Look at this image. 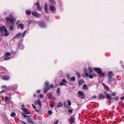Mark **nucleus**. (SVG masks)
I'll use <instances>...</instances> for the list:
<instances>
[{
	"label": "nucleus",
	"mask_w": 124,
	"mask_h": 124,
	"mask_svg": "<svg viewBox=\"0 0 124 124\" xmlns=\"http://www.w3.org/2000/svg\"><path fill=\"white\" fill-rule=\"evenodd\" d=\"M114 74L113 72L111 71H109L107 74V82L109 84H111L112 80V77Z\"/></svg>",
	"instance_id": "1"
},
{
	"label": "nucleus",
	"mask_w": 124,
	"mask_h": 124,
	"mask_svg": "<svg viewBox=\"0 0 124 124\" xmlns=\"http://www.w3.org/2000/svg\"><path fill=\"white\" fill-rule=\"evenodd\" d=\"M11 98V97L10 96L9 98L8 97H6L5 98V102L8 104V107H10V106L13 105V103L12 101L10 100Z\"/></svg>",
	"instance_id": "2"
},
{
	"label": "nucleus",
	"mask_w": 124,
	"mask_h": 124,
	"mask_svg": "<svg viewBox=\"0 0 124 124\" xmlns=\"http://www.w3.org/2000/svg\"><path fill=\"white\" fill-rule=\"evenodd\" d=\"M94 70L96 72H97L98 74H99L100 76L103 77L105 75V73L104 72L102 73L101 69L99 68H93Z\"/></svg>",
	"instance_id": "3"
},
{
	"label": "nucleus",
	"mask_w": 124,
	"mask_h": 124,
	"mask_svg": "<svg viewBox=\"0 0 124 124\" xmlns=\"http://www.w3.org/2000/svg\"><path fill=\"white\" fill-rule=\"evenodd\" d=\"M7 21H9L12 24H13L15 22L13 16L12 15L10 14L9 15V17H7L6 18Z\"/></svg>",
	"instance_id": "4"
},
{
	"label": "nucleus",
	"mask_w": 124,
	"mask_h": 124,
	"mask_svg": "<svg viewBox=\"0 0 124 124\" xmlns=\"http://www.w3.org/2000/svg\"><path fill=\"white\" fill-rule=\"evenodd\" d=\"M27 31L25 30L22 34L21 32H19L16 35L13 39H14L15 38H17L19 37L23 38L24 37L25 34L27 32Z\"/></svg>",
	"instance_id": "5"
},
{
	"label": "nucleus",
	"mask_w": 124,
	"mask_h": 124,
	"mask_svg": "<svg viewBox=\"0 0 124 124\" xmlns=\"http://www.w3.org/2000/svg\"><path fill=\"white\" fill-rule=\"evenodd\" d=\"M11 54L9 52H6L5 53L4 55V58L3 59L5 61L9 60L11 59L10 57H8V56L10 55Z\"/></svg>",
	"instance_id": "6"
},
{
	"label": "nucleus",
	"mask_w": 124,
	"mask_h": 124,
	"mask_svg": "<svg viewBox=\"0 0 124 124\" xmlns=\"http://www.w3.org/2000/svg\"><path fill=\"white\" fill-rule=\"evenodd\" d=\"M78 97L81 99H83L85 97V93L81 91H79L78 93Z\"/></svg>",
	"instance_id": "7"
},
{
	"label": "nucleus",
	"mask_w": 124,
	"mask_h": 124,
	"mask_svg": "<svg viewBox=\"0 0 124 124\" xmlns=\"http://www.w3.org/2000/svg\"><path fill=\"white\" fill-rule=\"evenodd\" d=\"M17 87V86L16 85H10L7 88V89H9L10 88V89H11L12 90L13 92L12 94H13L15 93V92L16 91V88Z\"/></svg>",
	"instance_id": "8"
},
{
	"label": "nucleus",
	"mask_w": 124,
	"mask_h": 124,
	"mask_svg": "<svg viewBox=\"0 0 124 124\" xmlns=\"http://www.w3.org/2000/svg\"><path fill=\"white\" fill-rule=\"evenodd\" d=\"M67 81L65 79H63L59 83L60 85L61 86L64 85L65 86H67V85L66 84L67 83Z\"/></svg>",
	"instance_id": "9"
},
{
	"label": "nucleus",
	"mask_w": 124,
	"mask_h": 124,
	"mask_svg": "<svg viewBox=\"0 0 124 124\" xmlns=\"http://www.w3.org/2000/svg\"><path fill=\"white\" fill-rule=\"evenodd\" d=\"M83 72L84 73V75L85 76L86 78L88 76V74L87 73V69L86 68H84L83 69Z\"/></svg>",
	"instance_id": "10"
},
{
	"label": "nucleus",
	"mask_w": 124,
	"mask_h": 124,
	"mask_svg": "<svg viewBox=\"0 0 124 124\" xmlns=\"http://www.w3.org/2000/svg\"><path fill=\"white\" fill-rule=\"evenodd\" d=\"M39 26L42 28H45L46 27V25L45 23L43 22H41L39 24Z\"/></svg>",
	"instance_id": "11"
},
{
	"label": "nucleus",
	"mask_w": 124,
	"mask_h": 124,
	"mask_svg": "<svg viewBox=\"0 0 124 124\" xmlns=\"http://www.w3.org/2000/svg\"><path fill=\"white\" fill-rule=\"evenodd\" d=\"M49 9L52 11V13H55L56 12V9L55 7L53 6H51L49 7Z\"/></svg>",
	"instance_id": "12"
},
{
	"label": "nucleus",
	"mask_w": 124,
	"mask_h": 124,
	"mask_svg": "<svg viewBox=\"0 0 124 124\" xmlns=\"http://www.w3.org/2000/svg\"><path fill=\"white\" fill-rule=\"evenodd\" d=\"M34 103L35 105L38 104L40 107L42 105L41 102L39 100H36L34 102Z\"/></svg>",
	"instance_id": "13"
},
{
	"label": "nucleus",
	"mask_w": 124,
	"mask_h": 124,
	"mask_svg": "<svg viewBox=\"0 0 124 124\" xmlns=\"http://www.w3.org/2000/svg\"><path fill=\"white\" fill-rule=\"evenodd\" d=\"M32 15L36 17H39V15L37 12H32L31 13Z\"/></svg>",
	"instance_id": "14"
},
{
	"label": "nucleus",
	"mask_w": 124,
	"mask_h": 124,
	"mask_svg": "<svg viewBox=\"0 0 124 124\" xmlns=\"http://www.w3.org/2000/svg\"><path fill=\"white\" fill-rule=\"evenodd\" d=\"M5 29H7L5 28V26H1L0 27V31L2 32L3 31H5Z\"/></svg>",
	"instance_id": "15"
},
{
	"label": "nucleus",
	"mask_w": 124,
	"mask_h": 124,
	"mask_svg": "<svg viewBox=\"0 0 124 124\" xmlns=\"http://www.w3.org/2000/svg\"><path fill=\"white\" fill-rule=\"evenodd\" d=\"M49 86H45L44 87V94H45L46 93V92L49 90Z\"/></svg>",
	"instance_id": "16"
},
{
	"label": "nucleus",
	"mask_w": 124,
	"mask_h": 124,
	"mask_svg": "<svg viewBox=\"0 0 124 124\" xmlns=\"http://www.w3.org/2000/svg\"><path fill=\"white\" fill-rule=\"evenodd\" d=\"M63 103L61 101L58 102L56 105V107L58 108L61 107L63 105Z\"/></svg>",
	"instance_id": "17"
},
{
	"label": "nucleus",
	"mask_w": 124,
	"mask_h": 124,
	"mask_svg": "<svg viewBox=\"0 0 124 124\" xmlns=\"http://www.w3.org/2000/svg\"><path fill=\"white\" fill-rule=\"evenodd\" d=\"M9 90V91H7V95H8V96H10V95H12L13 94V93L12 92V91L11 90V89H10V88L9 89H8Z\"/></svg>",
	"instance_id": "18"
},
{
	"label": "nucleus",
	"mask_w": 124,
	"mask_h": 124,
	"mask_svg": "<svg viewBox=\"0 0 124 124\" xmlns=\"http://www.w3.org/2000/svg\"><path fill=\"white\" fill-rule=\"evenodd\" d=\"M36 5L37 6V8L39 11H40L41 8L40 7L39 5V2L38 1L36 3Z\"/></svg>",
	"instance_id": "19"
},
{
	"label": "nucleus",
	"mask_w": 124,
	"mask_h": 124,
	"mask_svg": "<svg viewBox=\"0 0 124 124\" xmlns=\"http://www.w3.org/2000/svg\"><path fill=\"white\" fill-rule=\"evenodd\" d=\"M44 9L45 11L47 13H48V10L47 7V4L46 3L44 5Z\"/></svg>",
	"instance_id": "20"
},
{
	"label": "nucleus",
	"mask_w": 124,
	"mask_h": 124,
	"mask_svg": "<svg viewBox=\"0 0 124 124\" xmlns=\"http://www.w3.org/2000/svg\"><path fill=\"white\" fill-rule=\"evenodd\" d=\"M74 121V118L72 117H71L70 118V119L68 120V122L71 124L73 123Z\"/></svg>",
	"instance_id": "21"
},
{
	"label": "nucleus",
	"mask_w": 124,
	"mask_h": 124,
	"mask_svg": "<svg viewBox=\"0 0 124 124\" xmlns=\"http://www.w3.org/2000/svg\"><path fill=\"white\" fill-rule=\"evenodd\" d=\"M9 77L7 75L3 76L2 77V78L4 80H7L9 79Z\"/></svg>",
	"instance_id": "22"
},
{
	"label": "nucleus",
	"mask_w": 124,
	"mask_h": 124,
	"mask_svg": "<svg viewBox=\"0 0 124 124\" xmlns=\"http://www.w3.org/2000/svg\"><path fill=\"white\" fill-rule=\"evenodd\" d=\"M25 13L26 14V15H30L32 13H31V11L30 10H29L27 9L26 10L25 12Z\"/></svg>",
	"instance_id": "23"
},
{
	"label": "nucleus",
	"mask_w": 124,
	"mask_h": 124,
	"mask_svg": "<svg viewBox=\"0 0 124 124\" xmlns=\"http://www.w3.org/2000/svg\"><path fill=\"white\" fill-rule=\"evenodd\" d=\"M27 121L30 124H34V122L30 118H27Z\"/></svg>",
	"instance_id": "24"
},
{
	"label": "nucleus",
	"mask_w": 124,
	"mask_h": 124,
	"mask_svg": "<svg viewBox=\"0 0 124 124\" xmlns=\"http://www.w3.org/2000/svg\"><path fill=\"white\" fill-rule=\"evenodd\" d=\"M85 82L82 79H81L79 80V82H78V85H83L84 84Z\"/></svg>",
	"instance_id": "25"
},
{
	"label": "nucleus",
	"mask_w": 124,
	"mask_h": 124,
	"mask_svg": "<svg viewBox=\"0 0 124 124\" xmlns=\"http://www.w3.org/2000/svg\"><path fill=\"white\" fill-rule=\"evenodd\" d=\"M5 33L4 34V35L5 36H7L9 34V33L7 29H5V31L4 32Z\"/></svg>",
	"instance_id": "26"
},
{
	"label": "nucleus",
	"mask_w": 124,
	"mask_h": 124,
	"mask_svg": "<svg viewBox=\"0 0 124 124\" xmlns=\"http://www.w3.org/2000/svg\"><path fill=\"white\" fill-rule=\"evenodd\" d=\"M17 25L20 28L21 30H23L24 27V24L22 23H20L19 24H17Z\"/></svg>",
	"instance_id": "27"
},
{
	"label": "nucleus",
	"mask_w": 124,
	"mask_h": 124,
	"mask_svg": "<svg viewBox=\"0 0 124 124\" xmlns=\"http://www.w3.org/2000/svg\"><path fill=\"white\" fill-rule=\"evenodd\" d=\"M99 98H98V99H104L105 98V96L104 95H103L102 94H100L99 95Z\"/></svg>",
	"instance_id": "28"
},
{
	"label": "nucleus",
	"mask_w": 124,
	"mask_h": 124,
	"mask_svg": "<svg viewBox=\"0 0 124 124\" xmlns=\"http://www.w3.org/2000/svg\"><path fill=\"white\" fill-rule=\"evenodd\" d=\"M88 69V73L89 74L93 72V69L92 67H89Z\"/></svg>",
	"instance_id": "29"
},
{
	"label": "nucleus",
	"mask_w": 124,
	"mask_h": 124,
	"mask_svg": "<svg viewBox=\"0 0 124 124\" xmlns=\"http://www.w3.org/2000/svg\"><path fill=\"white\" fill-rule=\"evenodd\" d=\"M61 93L60 88H58L57 90L56 93L57 95H59Z\"/></svg>",
	"instance_id": "30"
},
{
	"label": "nucleus",
	"mask_w": 124,
	"mask_h": 124,
	"mask_svg": "<svg viewBox=\"0 0 124 124\" xmlns=\"http://www.w3.org/2000/svg\"><path fill=\"white\" fill-rule=\"evenodd\" d=\"M106 98L108 99H111V97L108 94H106Z\"/></svg>",
	"instance_id": "31"
},
{
	"label": "nucleus",
	"mask_w": 124,
	"mask_h": 124,
	"mask_svg": "<svg viewBox=\"0 0 124 124\" xmlns=\"http://www.w3.org/2000/svg\"><path fill=\"white\" fill-rule=\"evenodd\" d=\"M9 29L10 31L13 30H14V24H12V25L11 26H9Z\"/></svg>",
	"instance_id": "32"
},
{
	"label": "nucleus",
	"mask_w": 124,
	"mask_h": 124,
	"mask_svg": "<svg viewBox=\"0 0 124 124\" xmlns=\"http://www.w3.org/2000/svg\"><path fill=\"white\" fill-rule=\"evenodd\" d=\"M70 80L71 81H75V78L73 76L70 78Z\"/></svg>",
	"instance_id": "33"
},
{
	"label": "nucleus",
	"mask_w": 124,
	"mask_h": 124,
	"mask_svg": "<svg viewBox=\"0 0 124 124\" xmlns=\"http://www.w3.org/2000/svg\"><path fill=\"white\" fill-rule=\"evenodd\" d=\"M49 1L53 4L55 5L56 4L54 0H49Z\"/></svg>",
	"instance_id": "34"
},
{
	"label": "nucleus",
	"mask_w": 124,
	"mask_h": 124,
	"mask_svg": "<svg viewBox=\"0 0 124 124\" xmlns=\"http://www.w3.org/2000/svg\"><path fill=\"white\" fill-rule=\"evenodd\" d=\"M16 116V114L14 112H13L10 114V116L12 117H14Z\"/></svg>",
	"instance_id": "35"
},
{
	"label": "nucleus",
	"mask_w": 124,
	"mask_h": 124,
	"mask_svg": "<svg viewBox=\"0 0 124 124\" xmlns=\"http://www.w3.org/2000/svg\"><path fill=\"white\" fill-rule=\"evenodd\" d=\"M18 47L20 49H23L24 48V47L23 45H19V44H18Z\"/></svg>",
	"instance_id": "36"
},
{
	"label": "nucleus",
	"mask_w": 124,
	"mask_h": 124,
	"mask_svg": "<svg viewBox=\"0 0 124 124\" xmlns=\"http://www.w3.org/2000/svg\"><path fill=\"white\" fill-rule=\"evenodd\" d=\"M21 115L23 117L25 118H26L28 116L27 115H24V113H22Z\"/></svg>",
	"instance_id": "37"
},
{
	"label": "nucleus",
	"mask_w": 124,
	"mask_h": 124,
	"mask_svg": "<svg viewBox=\"0 0 124 124\" xmlns=\"http://www.w3.org/2000/svg\"><path fill=\"white\" fill-rule=\"evenodd\" d=\"M87 77H89L90 78L92 79L93 78V75L90 74L89 75L88 74V77H87Z\"/></svg>",
	"instance_id": "38"
},
{
	"label": "nucleus",
	"mask_w": 124,
	"mask_h": 124,
	"mask_svg": "<svg viewBox=\"0 0 124 124\" xmlns=\"http://www.w3.org/2000/svg\"><path fill=\"white\" fill-rule=\"evenodd\" d=\"M76 74L77 77H78V78H80V75L79 72H77Z\"/></svg>",
	"instance_id": "39"
},
{
	"label": "nucleus",
	"mask_w": 124,
	"mask_h": 124,
	"mask_svg": "<svg viewBox=\"0 0 124 124\" xmlns=\"http://www.w3.org/2000/svg\"><path fill=\"white\" fill-rule=\"evenodd\" d=\"M87 87V85L86 84L84 85L82 87L84 89H85Z\"/></svg>",
	"instance_id": "40"
},
{
	"label": "nucleus",
	"mask_w": 124,
	"mask_h": 124,
	"mask_svg": "<svg viewBox=\"0 0 124 124\" xmlns=\"http://www.w3.org/2000/svg\"><path fill=\"white\" fill-rule=\"evenodd\" d=\"M48 113L49 115H51L52 114V111L51 110H49L48 111Z\"/></svg>",
	"instance_id": "41"
},
{
	"label": "nucleus",
	"mask_w": 124,
	"mask_h": 124,
	"mask_svg": "<svg viewBox=\"0 0 124 124\" xmlns=\"http://www.w3.org/2000/svg\"><path fill=\"white\" fill-rule=\"evenodd\" d=\"M25 113L27 114H29L30 113V112L27 110H26L24 112Z\"/></svg>",
	"instance_id": "42"
},
{
	"label": "nucleus",
	"mask_w": 124,
	"mask_h": 124,
	"mask_svg": "<svg viewBox=\"0 0 124 124\" xmlns=\"http://www.w3.org/2000/svg\"><path fill=\"white\" fill-rule=\"evenodd\" d=\"M45 84L46 86H49V84L48 82L47 81H46L45 83Z\"/></svg>",
	"instance_id": "43"
},
{
	"label": "nucleus",
	"mask_w": 124,
	"mask_h": 124,
	"mask_svg": "<svg viewBox=\"0 0 124 124\" xmlns=\"http://www.w3.org/2000/svg\"><path fill=\"white\" fill-rule=\"evenodd\" d=\"M67 77L69 79H70V75L69 74H67L66 75Z\"/></svg>",
	"instance_id": "44"
},
{
	"label": "nucleus",
	"mask_w": 124,
	"mask_h": 124,
	"mask_svg": "<svg viewBox=\"0 0 124 124\" xmlns=\"http://www.w3.org/2000/svg\"><path fill=\"white\" fill-rule=\"evenodd\" d=\"M68 113H72V110L70 109H69L68 110Z\"/></svg>",
	"instance_id": "45"
},
{
	"label": "nucleus",
	"mask_w": 124,
	"mask_h": 124,
	"mask_svg": "<svg viewBox=\"0 0 124 124\" xmlns=\"http://www.w3.org/2000/svg\"><path fill=\"white\" fill-rule=\"evenodd\" d=\"M26 108L25 107H23V108H21V109L23 111H24H24H25V110L26 109Z\"/></svg>",
	"instance_id": "46"
},
{
	"label": "nucleus",
	"mask_w": 124,
	"mask_h": 124,
	"mask_svg": "<svg viewBox=\"0 0 124 124\" xmlns=\"http://www.w3.org/2000/svg\"><path fill=\"white\" fill-rule=\"evenodd\" d=\"M68 105L70 106L71 105V103L69 100H68Z\"/></svg>",
	"instance_id": "47"
},
{
	"label": "nucleus",
	"mask_w": 124,
	"mask_h": 124,
	"mask_svg": "<svg viewBox=\"0 0 124 124\" xmlns=\"http://www.w3.org/2000/svg\"><path fill=\"white\" fill-rule=\"evenodd\" d=\"M7 86L6 85H3L1 86V88L2 89H4L7 87Z\"/></svg>",
	"instance_id": "48"
},
{
	"label": "nucleus",
	"mask_w": 124,
	"mask_h": 124,
	"mask_svg": "<svg viewBox=\"0 0 124 124\" xmlns=\"http://www.w3.org/2000/svg\"><path fill=\"white\" fill-rule=\"evenodd\" d=\"M116 94V93L115 92H114L112 93L111 94V95L115 96Z\"/></svg>",
	"instance_id": "49"
},
{
	"label": "nucleus",
	"mask_w": 124,
	"mask_h": 124,
	"mask_svg": "<svg viewBox=\"0 0 124 124\" xmlns=\"http://www.w3.org/2000/svg\"><path fill=\"white\" fill-rule=\"evenodd\" d=\"M115 101H116L118 100L119 98L118 97H117L115 98Z\"/></svg>",
	"instance_id": "50"
},
{
	"label": "nucleus",
	"mask_w": 124,
	"mask_h": 124,
	"mask_svg": "<svg viewBox=\"0 0 124 124\" xmlns=\"http://www.w3.org/2000/svg\"><path fill=\"white\" fill-rule=\"evenodd\" d=\"M32 106L33 107V108L35 109H36V107L34 104H32Z\"/></svg>",
	"instance_id": "51"
},
{
	"label": "nucleus",
	"mask_w": 124,
	"mask_h": 124,
	"mask_svg": "<svg viewBox=\"0 0 124 124\" xmlns=\"http://www.w3.org/2000/svg\"><path fill=\"white\" fill-rule=\"evenodd\" d=\"M40 97L42 99L43 97V96L42 94H40L39 95Z\"/></svg>",
	"instance_id": "52"
},
{
	"label": "nucleus",
	"mask_w": 124,
	"mask_h": 124,
	"mask_svg": "<svg viewBox=\"0 0 124 124\" xmlns=\"http://www.w3.org/2000/svg\"><path fill=\"white\" fill-rule=\"evenodd\" d=\"M5 92V90H2L0 93V94L2 93H4V92Z\"/></svg>",
	"instance_id": "53"
},
{
	"label": "nucleus",
	"mask_w": 124,
	"mask_h": 124,
	"mask_svg": "<svg viewBox=\"0 0 124 124\" xmlns=\"http://www.w3.org/2000/svg\"><path fill=\"white\" fill-rule=\"evenodd\" d=\"M33 21H30L29 22L28 24L29 25H30V24L33 23Z\"/></svg>",
	"instance_id": "54"
},
{
	"label": "nucleus",
	"mask_w": 124,
	"mask_h": 124,
	"mask_svg": "<svg viewBox=\"0 0 124 124\" xmlns=\"http://www.w3.org/2000/svg\"><path fill=\"white\" fill-rule=\"evenodd\" d=\"M35 110L37 113H39L40 112V111L39 110H37L36 109Z\"/></svg>",
	"instance_id": "55"
},
{
	"label": "nucleus",
	"mask_w": 124,
	"mask_h": 124,
	"mask_svg": "<svg viewBox=\"0 0 124 124\" xmlns=\"http://www.w3.org/2000/svg\"><path fill=\"white\" fill-rule=\"evenodd\" d=\"M58 120H57L55 123L54 124H58Z\"/></svg>",
	"instance_id": "56"
},
{
	"label": "nucleus",
	"mask_w": 124,
	"mask_h": 124,
	"mask_svg": "<svg viewBox=\"0 0 124 124\" xmlns=\"http://www.w3.org/2000/svg\"><path fill=\"white\" fill-rule=\"evenodd\" d=\"M109 102H110V103H111L113 101L111 100V99H109Z\"/></svg>",
	"instance_id": "57"
},
{
	"label": "nucleus",
	"mask_w": 124,
	"mask_h": 124,
	"mask_svg": "<svg viewBox=\"0 0 124 124\" xmlns=\"http://www.w3.org/2000/svg\"><path fill=\"white\" fill-rule=\"evenodd\" d=\"M120 99L121 100H123V99H124V96L121 97L120 98Z\"/></svg>",
	"instance_id": "58"
},
{
	"label": "nucleus",
	"mask_w": 124,
	"mask_h": 124,
	"mask_svg": "<svg viewBox=\"0 0 124 124\" xmlns=\"http://www.w3.org/2000/svg\"><path fill=\"white\" fill-rule=\"evenodd\" d=\"M20 23V21H17L16 23L17 24H17H19V23Z\"/></svg>",
	"instance_id": "59"
},
{
	"label": "nucleus",
	"mask_w": 124,
	"mask_h": 124,
	"mask_svg": "<svg viewBox=\"0 0 124 124\" xmlns=\"http://www.w3.org/2000/svg\"><path fill=\"white\" fill-rule=\"evenodd\" d=\"M96 96H93L92 97V98L93 99L95 98V99H96Z\"/></svg>",
	"instance_id": "60"
},
{
	"label": "nucleus",
	"mask_w": 124,
	"mask_h": 124,
	"mask_svg": "<svg viewBox=\"0 0 124 124\" xmlns=\"http://www.w3.org/2000/svg\"><path fill=\"white\" fill-rule=\"evenodd\" d=\"M40 92V90H39L36 91V93H39Z\"/></svg>",
	"instance_id": "61"
},
{
	"label": "nucleus",
	"mask_w": 124,
	"mask_h": 124,
	"mask_svg": "<svg viewBox=\"0 0 124 124\" xmlns=\"http://www.w3.org/2000/svg\"><path fill=\"white\" fill-rule=\"evenodd\" d=\"M66 102H65L64 104V107H65V108H66Z\"/></svg>",
	"instance_id": "62"
},
{
	"label": "nucleus",
	"mask_w": 124,
	"mask_h": 124,
	"mask_svg": "<svg viewBox=\"0 0 124 124\" xmlns=\"http://www.w3.org/2000/svg\"><path fill=\"white\" fill-rule=\"evenodd\" d=\"M50 88H52L54 87V86L52 85H50Z\"/></svg>",
	"instance_id": "63"
},
{
	"label": "nucleus",
	"mask_w": 124,
	"mask_h": 124,
	"mask_svg": "<svg viewBox=\"0 0 124 124\" xmlns=\"http://www.w3.org/2000/svg\"><path fill=\"white\" fill-rule=\"evenodd\" d=\"M22 123H23V124H26V123H25V122H24L23 121H21V122Z\"/></svg>",
	"instance_id": "64"
}]
</instances>
